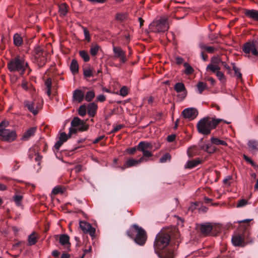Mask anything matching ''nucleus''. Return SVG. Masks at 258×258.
I'll return each instance as SVG.
<instances>
[{
  "label": "nucleus",
  "instance_id": "1",
  "mask_svg": "<svg viewBox=\"0 0 258 258\" xmlns=\"http://www.w3.org/2000/svg\"><path fill=\"white\" fill-rule=\"evenodd\" d=\"M28 63L25 60L19 56L12 59L8 63V68L11 72H18L20 74H24Z\"/></svg>",
  "mask_w": 258,
  "mask_h": 258
},
{
  "label": "nucleus",
  "instance_id": "2",
  "mask_svg": "<svg viewBox=\"0 0 258 258\" xmlns=\"http://www.w3.org/2000/svg\"><path fill=\"white\" fill-rule=\"evenodd\" d=\"M221 119H210L208 118H204L197 124V128L199 133L203 135H209L212 129L216 127Z\"/></svg>",
  "mask_w": 258,
  "mask_h": 258
},
{
  "label": "nucleus",
  "instance_id": "3",
  "mask_svg": "<svg viewBox=\"0 0 258 258\" xmlns=\"http://www.w3.org/2000/svg\"><path fill=\"white\" fill-rule=\"evenodd\" d=\"M135 233H136V236L134 238L135 242L140 245H144L147 239L145 231L137 225H134L127 232V234L128 236L133 238Z\"/></svg>",
  "mask_w": 258,
  "mask_h": 258
},
{
  "label": "nucleus",
  "instance_id": "4",
  "mask_svg": "<svg viewBox=\"0 0 258 258\" xmlns=\"http://www.w3.org/2000/svg\"><path fill=\"white\" fill-rule=\"evenodd\" d=\"M149 29L151 32L155 33L165 32L169 29L168 20L165 18L155 20L149 25Z\"/></svg>",
  "mask_w": 258,
  "mask_h": 258
},
{
  "label": "nucleus",
  "instance_id": "5",
  "mask_svg": "<svg viewBox=\"0 0 258 258\" xmlns=\"http://www.w3.org/2000/svg\"><path fill=\"white\" fill-rule=\"evenodd\" d=\"M170 237L168 234H164L163 233H158L156 237L154 246L155 249H163L165 248L169 244L170 241ZM156 253V250H155Z\"/></svg>",
  "mask_w": 258,
  "mask_h": 258
},
{
  "label": "nucleus",
  "instance_id": "6",
  "mask_svg": "<svg viewBox=\"0 0 258 258\" xmlns=\"http://www.w3.org/2000/svg\"><path fill=\"white\" fill-rule=\"evenodd\" d=\"M34 55L36 61L40 66H42L46 62L45 53H44L42 49L39 46H36L34 50Z\"/></svg>",
  "mask_w": 258,
  "mask_h": 258
},
{
  "label": "nucleus",
  "instance_id": "7",
  "mask_svg": "<svg viewBox=\"0 0 258 258\" xmlns=\"http://www.w3.org/2000/svg\"><path fill=\"white\" fill-rule=\"evenodd\" d=\"M242 50L245 54L251 53L254 56L258 55V49L255 42H247L242 46Z\"/></svg>",
  "mask_w": 258,
  "mask_h": 258
},
{
  "label": "nucleus",
  "instance_id": "8",
  "mask_svg": "<svg viewBox=\"0 0 258 258\" xmlns=\"http://www.w3.org/2000/svg\"><path fill=\"white\" fill-rule=\"evenodd\" d=\"M71 125L73 127L78 128L79 132H83L88 130V125L78 117H75L71 121Z\"/></svg>",
  "mask_w": 258,
  "mask_h": 258
},
{
  "label": "nucleus",
  "instance_id": "9",
  "mask_svg": "<svg viewBox=\"0 0 258 258\" xmlns=\"http://www.w3.org/2000/svg\"><path fill=\"white\" fill-rule=\"evenodd\" d=\"M112 50L114 54V57L119 58L120 63H124L126 61L125 52L120 47L113 46Z\"/></svg>",
  "mask_w": 258,
  "mask_h": 258
},
{
  "label": "nucleus",
  "instance_id": "10",
  "mask_svg": "<svg viewBox=\"0 0 258 258\" xmlns=\"http://www.w3.org/2000/svg\"><path fill=\"white\" fill-rule=\"evenodd\" d=\"M79 225L81 229L84 233H89L92 237L95 236V229L90 223L85 221H80Z\"/></svg>",
  "mask_w": 258,
  "mask_h": 258
},
{
  "label": "nucleus",
  "instance_id": "11",
  "mask_svg": "<svg viewBox=\"0 0 258 258\" xmlns=\"http://www.w3.org/2000/svg\"><path fill=\"white\" fill-rule=\"evenodd\" d=\"M182 114L185 118L192 120L197 116L198 112L195 108H187L182 111Z\"/></svg>",
  "mask_w": 258,
  "mask_h": 258
},
{
  "label": "nucleus",
  "instance_id": "12",
  "mask_svg": "<svg viewBox=\"0 0 258 258\" xmlns=\"http://www.w3.org/2000/svg\"><path fill=\"white\" fill-rule=\"evenodd\" d=\"M1 136H2L3 140L11 142L16 139L17 135L15 131L6 129L3 132Z\"/></svg>",
  "mask_w": 258,
  "mask_h": 258
},
{
  "label": "nucleus",
  "instance_id": "13",
  "mask_svg": "<svg viewBox=\"0 0 258 258\" xmlns=\"http://www.w3.org/2000/svg\"><path fill=\"white\" fill-rule=\"evenodd\" d=\"M24 105L25 107H26L34 115H36L38 113V108L34 101L25 100L24 101Z\"/></svg>",
  "mask_w": 258,
  "mask_h": 258
},
{
  "label": "nucleus",
  "instance_id": "14",
  "mask_svg": "<svg viewBox=\"0 0 258 258\" xmlns=\"http://www.w3.org/2000/svg\"><path fill=\"white\" fill-rule=\"evenodd\" d=\"M59 241L63 248L68 251L70 250L71 243L70 237L67 234H61L59 236Z\"/></svg>",
  "mask_w": 258,
  "mask_h": 258
},
{
  "label": "nucleus",
  "instance_id": "15",
  "mask_svg": "<svg viewBox=\"0 0 258 258\" xmlns=\"http://www.w3.org/2000/svg\"><path fill=\"white\" fill-rule=\"evenodd\" d=\"M212 225L208 222L201 224L200 227L201 232L204 235H208L212 231Z\"/></svg>",
  "mask_w": 258,
  "mask_h": 258
},
{
  "label": "nucleus",
  "instance_id": "16",
  "mask_svg": "<svg viewBox=\"0 0 258 258\" xmlns=\"http://www.w3.org/2000/svg\"><path fill=\"white\" fill-rule=\"evenodd\" d=\"M152 149L153 145L152 143L148 142H140L137 146V149L140 151L152 150Z\"/></svg>",
  "mask_w": 258,
  "mask_h": 258
},
{
  "label": "nucleus",
  "instance_id": "17",
  "mask_svg": "<svg viewBox=\"0 0 258 258\" xmlns=\"http://www.w3.org/2000/svg\"><path fill=\"white\" fill-rule=\"evenodd\" d=\"M245 15L254 21H258V11L254 9L245 10Z\"/></svg>",
  "mask_w": 258,
  "mask_h": 258
},
{
  "label": "nucleus",
  "instance_id": "18",
  "mask_svg": "<svg viewBox=\"0 0 258 258\" xmlns=\"http://www.w3.org/2000/svg\"><path fill=\"white\" fill-rule=\"evenodd\" d=\"M138 165L137 160L133 158H130L125 162L123 165L121 167V169L123 170L126 168H130L133 166H137Z\"/></svg>",
  "mask_w": 258,
  "mask_h": 258
},
{
  "label": "nucleus",
  "instance_id": "19",
  "mask_svg": "<svg viewBox=\"0 0 258 258\" xmlns=\"http://www.w3.org/2000/svg\"><path fill=\"white\" fill-rule=\"evenodd\" d=\"M73 99L79 102H81L84 98V94L82 90L76 89L74 91Z\"/></svg>",
  "mask_w": 258,
  "mask_h": 258
},
{
  "label": "nucleus",
  "instance_id": "20",
  "mask_svg": "<svg viewBox=\"0 0 258 258\" xmlns=\"http://www.w3.org/2000/svg\"><path fill=\"white\" fill-rule=\"evenodd\" d=\"M21 87L25 90L29 92L31 94H32V95H33L35 91V89L32 86V85L25 80L22 81Z\"/></svg>",
  "mask_w": 258,
  "mask_h": 258
},
{
  "label": "nucleus",
  "instance_id": "21",
  "mask_svg": "<svg viewBox=\"0 0 258 258\" xmlns=\"http://www.w3.org/2000/svg\"><path fill=\"white\" fill-rule=\"evenodd\" d=\"M36 130L35 127H32L28 129L23 135L22 137V140H28L31 137L34 135Z\"/></svg>",
  "mask_w": 258,
  "mask_h": 258
},
{
  "label": "nucleus",
  "instance_id": "22",
  "mask_svg": "<svg viewBox=\"0 0 258 258\" xmlns=\"http://www.w3.org/2000/svg\"><path fill=\"white\" fill-rule=\"evenodd\" d=\"M249 150L252 153L258 151V142L255 140H249L247 143Z\"/></svg>",
  "mask_w": 258,
  "mask_h": 258
},
{
  "label": "nucleus",
  "instance_id": "23",
  "mask_svg": "<svg viewBox=\"0 0 258 258\" xmlns=\"http://www.w3.org/2000/svg\"><path fill=\"white\" fill-rule=\"evenodd\" d=\"M231 241L233 244L235 246H241L243 242V239L239 235L233 236Z\"/></svg>",
  "mask_w": 258,
  "mask_h": 258
},
{
  "label": "nucleus",
  "instance_id": "24",
  "mask_svg": "<svg viewBox=\"0 0 258 258\" xmlns=\"http://www.w3.org/2000/svg\"><path fill=\"white\" fill-rule=\"evenodd\" d=\"M13 42L16 46L19 47L23 44V40L20 34L16 33L13 36Z\"/></svg>",
  "mask_w": 258,
  "mask_h": 258
},
{
  "label": "nucleus",
  "instance_id": "25",
  "mask_svg": "<svg viewBox=\"0 0 258 258\" xmlns=\"http://www.w3.org/2000/svg\"><path fill=\"white\" fill-rule=\"evenodd\" d=\"M97 109V105L94 102L89 104L88 106V113L90 116H94Z\"/></svg>",
  "mask_w": 258,
  "mask_h": 258
},
{
  "label": "nucleus",
  "instance_id": "26",
  "mask_svg": "<svg viewBox=\"0 0 258 258\" xmlns=\"http://www.w3.org/2000/svg\"><path fill=\"white\" fill-rule=\"evenodd\" d=\"M201 148L204 151L209 153H213L215 150L216 148L210 143H207L201 146Z\"/></svg>",
  "mask_w": 258,
  "mask_h": 258
},
{
  "label": "nucleus",
  "instance_id": "27",
  "mask_svg": "<svg viewBox=\"0 0 258 258\" xmlns=\"http://www.w3.org/2000/svg\"><path fill=\"white\" fill-rule=\"evenodd\" d=\"M200 163L201 161L199 160L188 161L184 166L185 168L191 169L196 167Z\"/></svg>",
  "mask_w": 258,
  "mask_h": 258
},
{
  "label": "nucleus",
  "instance_id": "28",
  "mask_svg": "<svg viewBox=\"0 0 258 258\" xmlns=\"http://www.w3.org/2000/svg\"><path fill=\"white\" fill-rule=\"evenodd\" d=\"M45 85L46 86V93L48 96L51 94V87H52V80L51 79L49 78L45 82Z\"/></svg>",
  "mask_w": 258,
  "mask_h": 258
},
{
  "label": "nucleus",
  "instance_id": "29",
  "mask_svg": "<svg viewBox=\"0 0 258 258\" xmlns=\"http://www.w3.org/2000/svg\"><path fill=\"white\" fill-rule=\"evenodd\" d=\"M78 63L76 59H73L70 64V70L73 74H77L78 72Z\"/></svg>",
  "mask_w": 258,
  "mask_h": 258
},
{
  "label": "nucleus",
  "instance_id": "30",
  "mask_svg": "<svg viewBox=\"0 0 258 258\" xmlns=\"http://www.w3.org/2000/svg\"><path fill=\"white\" fill-rule=\"evenodd\" d=\"M157 254L159 258H173L174 254L171 250H166L161 255L160 253L157 252Z\"/></svg>",
  "mask_w": 258,
  "mask_h": 258
},
{
  "label": "nucleus",
  "instance_id": "31",
  "mask_svg": "<svg viewBox=\"0 0 258 258\" xmlns=\"http://www.w3.org/2000/svg\"><path fill=\"white\" fill-rule=\"evenodd\" d=\"M211 142L212 144H215L216 145H222L224 146H226L227 145V143L219 139L218 138L215 137H212L211 138Z\"/></svg>",
  "mask_w": 258,
  "mask_h": 258
},
{
  "label": "nucleus",
  "instance_id": "32",
  "mask_svg": "<svg viewBox=\"0 0 258 258\" xmlns=\"http://www.w3.org/2000/svg\"><path fill=\"white\" fill-rule=\"evenodd\" d=\"M37 242V237L34 232H32L28 236V242L29 245L35 244Z\"/></svg>",
  "mask_w": 258,
  "mask_h": 258
},
{
  "label": "nucleus",
  "instance_id": "33",
  "mask_svg": "<svg viewBox=\"0 0 258 258\" xmlns=\"http://www.w3.org/2000/svg\"><path fill=\"white\" fill-rule=\"evenodd\" d=\"M207 71H210L212 73H216L217 71L220 70V67L218 65L209 63L206 68Z\"/></svg>",
  "mask_w": 258,
  "mask_h": 258
},
{
  "label": "nucleus",
  "instance_id": "34",
  "mask_svg": "<svg viewBox=\"0 0 258 258\" xmlns=\"http://www.w3.org/2000/svg\"><path fill=\"white\" fill-rule=\"evenodd\" d=\"M174 88L178 93L182 92L185 91L184 85L182 83L180 82L176 83L174 85Z\"/></svg>",
  "mask_w": 258,
  "mask_h": 258
},
{
  "label": "nucleus",
  "instance_id": "35",
  "mask_svg": "<svg viewBox=\"0 0 258 258\" xmlns=\"http://www.w3.org/2000/svg\"><path fill=\"white\" fill-rule=\"evenodd\" d=\"M95 96V94L94 91H89L86 93L85 96H84V98L87 101L90 102L93 100Z\"/></svg>",
  "mask_w": 258,
  "mask_h": 258
},
{
  "label": "nucleus",
  "instance_id": "36",
  "mask_svg": "<svg viewBox=\"0 0 258 258\" xmlns=\"http://www.w3.org/2000/svg\"><path fill=\"white\" fill-rule=\"evenodd\" d=\"M198 149L195 146L189 147L187 151V153L189 157H192L198 154Z\"/></svg>",
  "mask_w": 258,
  "mask_h": 258
},
{
  "label": "nucleus",
  "instance_id": "37",
  "mask_svg": "<svg viewBox=\"0 0 258 258\" xmlns=\"http://www.w3.org/2000/svg\"><path fill=\"white\" fill-rule=\"evenodd\" d=\"M68 12L67 7L65 4H62L59 6V13L60 15L64 16Z\"/></svg>",
  "mask_w": 258,
  "mask_h": 258
},
{
  "label": "nucleus",
  "instance_id": "38",
  "mask_svg": "<svg viewBox=\"0 0 258 258\" xmlns=\"http://www.w3.org/2000/svg\"><path fill=\"white\" fill-rule=\"evenodd\" d=\"M100 48V46L97 44L92 45L90 50L91 55L93 56H96V55L98 52Z\"/></svg>",
  "mask_w": 258,
  "mask_h": 258
},
{
  "label": "nucleus",
  "instance_id": "39",
  "mask_svg": "<svg viewBox=\"0 0 258 258\" xmlns=\"http://www.w3.org/2000/svg\"><path fill=\"white\" fill-rule=\"evenodd\" d=\"M216 75L221 83L223 84L225 83L226 79L224 74L222 72H221L220 70L217 71L216 73Z\"/></svg>",
  "mask_w": 258,
  "mask_h": 258
},
{
  "label": "nucleus",
  "instance_id": "40",
  "mask_svg": "<svg viewBox=\"0 0 258 258\" xmlns=\"http://www.w3.org/2000/svg\"><path fill=\"white\" fill-rule=\"evenodd\" d=\"M197 87L198 92L200 94H201L203 91L207 88L206 84L202 82H199L197 85Z\"/></svg>",
  "mask_w": 258,
  "mask_h": 258
},
{
  "label": "nucleus",
  "instance_id": "41",
  "mask_svg": "<svg viewBox=\"0 0 258 258\" xmlns=\"http://www.w3.org/2000/svg\"><path fill=\"white\" fill-rule=\"evenodd\" d=\"M184 67H185L184 73L186 75H190L194 72V69L187 62L184 63Z\"/></svg>",
  "mask_w": 258,
  "mask_h": 258
},
{
  "label": "nucleus",
  "instance_id": "42",
  "mask_svg": "<svg viewBox=\"0 0 258 258\" xmlns=\"http://www.w3.org/2000/svg\"><path fill=\"white\" fill-rule=\"evenodd\" d=\"M80 56L83 59L84 61L87 62L90 60V57L88 52L85 50H81L79 52Z\"/></svg>",
  "mask_w": 258,
  "mask_h": 258
},
{
  "label": "nucleus",
  "instance_id": "43",
  "mask_svg": "<svg viewBox=\"0 0 258 258\" xmlns=\"http://www.w3.org/2000/svg\"><path fill=\"white\" fill-rule=\"evenodd\" d=\"M22 198L23 197L19 195H16L13 197L14 200L17 206H20L21 205Z\"/></svg>",
  "mask_w": 258,
  "mask_h": 258
},
{
  "label": "nucleus",
  "instance_id": "44",
  "mask_svg": "<svg viewBox=\"0 0 258 258\" xmlns=\"http://www.w3.org/2000/svg\"><path fill=\"white\" fill-rule=\"evenodd\" d=\"M78 114L81 116H84L86 115V108L85 105H82L80 106L78 109Z\"/></svg>",
  "mask_w": 258,
  "mask_h": 258
},
{
  "label": "nucleus",
  "instance_id": "45",
  "mask_svg": "<svg viewBox=\"0 0 258 258\" xmlns=\"http://www.w3.org/2000/svg\"><path fill=\"white\" fill-rule=\"evenodd\" d=\"M233 69L234 71V74L237 77V79H241L242 78V74L240 72L239 69L237 68L234 64H233Z\"/></svg>",
  "mask_w": 258,
  "mask_h": 258
},
{
  "label": "nucleus",
  "instance_id": "46",
  "mask_svg": "<svg viewBox=\"0 0 258 258\" xmlns=\"http://www.w3.org/2000/svg\"><path fill=\"white\" fill-rule=\"evenodd\" d=\"M221 61V59L219 57L214 56V57H212L211 58L210 63L219 66V64L220 63Z\"/></svg>",
  "mask_w": 258,
  "mask_h": 258
},
{
  "label": "nucleus",
  "instance_id": "47",
  "mask_svg": "<svg viewBox=\"0 0 258 258\" xmlns=\"http://www.w3.org/2000/svg\"><path fill=\"white\" fill-rule=\"evenodd\" d=\"M82 28L83 29V31H84V34L85 36V39L87 40L88 42H89L91 40V38H90L89 31L85 27L82 26Z\"/></svg>",
  "mask_w": 258,
  "mask_h": 258
},
{
  "label": "nucleus",
  "instance_id": "48",
  "mask_svg": "<svg viewBox=\"0 0 258 258\" xmlns=\"http://www.w3.org/2000/svg\"><path fill=\"white\" fill-rule=\"evenodd\" d=\"M83 75L85 77L90 78L93 76L92 71L89 68L84 69L83 71Z\"/></svg>",
  "mask_w": 258,
  "mask_h": 258
},
{
  "label": "nucleus",
  "instance_id": "49",
  "mask_svg": "<svg viewBox=\"0 0 258 258\" xmlns=\"http://www.w3.org/2000/svg\"><path fill=\"white\" fill-rule=\"evenodd\" d=\"M170 155L168 153H166L161 157L160 159V162L161 163L166 162L167 161L170 160Z\"/></svg>",
  "mask_w": 258,
  "mask_h": 258
},
{
  "label": "nucleus",
  "instance_id": "50",
  "mask_svg": "<svg viewBox=\"0 0 258 258\" xmlns=\"http://www.w3.org/2000/svg\"><path fill=\"white\" fill-rule=\"evenodd\" d=\"M70 137L69 134L67 135L65 133H61L60 134L59 140L64 143L66 142Z\"/></svg>",
  "mask_w": 258,
  "mask_h": 258
},
{
  "label": "nucleus",
  "instance_id": "51",
  "mask_svg": "<svg viewBox=\"0 0 258 258\" xmlns=\"http://www.w3.org/2000/svg\"><path fill=\"white\" fill-rule=\"evenodd\" d=\"M243 158L246 162H248L253 167H257V165L250 158H249L248 157H247L245 155H243Z\"/></svg>",
  "mask_w": 258,
  "mask_h": 258
},
{
  "label": "nucleus",
  "instance_id": "52",
  "mask_svg": "<svg viewBox=\"0 0 258 258\" xmlns=\"http://www.w3.org/2000/svg\"><path fill=\"white\" fill-rule=\"evenodd\" d=\"M127 88L125 86H123L120 89L119 94L124 97L127 94Z\"/></svg>",
  "mask_w": 258,
  "mask_h": 258
},
{
  "label": "nucleus",
  "instance_id": "53",
  "mask_svg": "<svg viewBox=\"0 0 258 258\" xmlns=\"http://www.w3.org/2000/svg\"><path fill=\"white\" fill-rule=\"evenodd\" d=\"M150 150H144L143 151H141L143 153V156L146 158H148L149 157H150L151 156H152L153 154L152 153V152L149 151Z\"/></svg>",
  "mask_w": 258,
  "mask_h": 258
},
{
  "label": "nucleus",
  "instance_id": "54",
  "mask_svg": "<svg viewBox=\"0 0 258 258\" xmlns=\"http://www.w3.org/2000/svg\"><path fill=\"white\" fill-rule=\"evenodd\" d=\"M247 203V201L244 199H241L239 201L238 203L237 204V207H242L245 206Z\"/></svg>",
  "mask_w": 258,
  "mask_h": 258
},
{
  "label": "nucleus",
  "instance_id": "55",
  "mask_svg": "<svg viewBox=\"0 0 258 258\" xmlns=\"http://www.w3.org/2000/svg\"><path fill=\"white\" fill-rule=\"evenodd\" d=\"M78 131H79L78 128H77L76 127H73L71 126L69 128V137H71V135H72L73 134H76Z\"/></svg>",
  "mask_w": 258,
  "mask_h": 258
},
{
  "label": "nucleus",
  "instance_id": "56",
  "mask_svg": "<svg viewBox=\"0 0 258 258\" xmlns=\"http://www.w3.org/2000/svg\"><path fill=\"white\" fill-rule=\"evenodd\" d=\"M8 124V122L5 121H3L0 123V136L2 134L3 132L6 130L4 127H6Z\"/></svg>",
  "mask_w": 258,
  "mask_h": 258
},
{
  "label": "nucleus",
  "instance_id": "57",
  "mask_svg": "<svg viewBox=\"0 0 258 258\" xmlns=\"http://www.w3.org/2000/svg\"><path fill=\"white\" fill-rule=\"evenodd\" d=\"M52 192L54 195H56V194H58V193L62 192L61 188L60 187H58V186L55 187L52 189Z\"/></svg>",
  "mask_w": 258,
  "mask_h": 258
},
{
  "label": "nucleus",
  "instance_id": "58",
  "mask_svg": "<svg viewBox=\"0 0 258 258\" xmlns=\"http://www.w3.org/2000/svg\"><path fill=\"white\" fill-rule=\"evenodd\" d=\"M206 51L210 53H212L215 52V51L216 50V48L213 46H207L206 48Z\"/></svg>",
  "mask_w": 258,
  "mask_h": 258
},
{
  "label": "nucleus",
  "instance_id": "59",
  "mask_svg": "<svg viewBox=\"0 0 258 258\" xmlns=\"http://www.w3.org/2000/svg\"><path fill=\"white\" fill-rule=\"evenodd\" d=\"M116 19L118 20L122 21L125 18V15L123 14H117Z\"/></svg>",
  "mask_w": 258,
  "mask_h": 258
},
{
  "label": "nucleus",
  "instance_id": "60",
  "mask_svg": "<svg viewBox=\"0 0 258 258\" xmlns=\"http://www.w3.org/2000/svg\"><path fill=\"white\" fill-rule=\"evenodd\" d=\"M106 97L103 94H100L97 97V100L99 102H103L105 100Z\"/></svg>",
  "mask_w": 258,
  "mask_h": 258
},
{
  "label": "nucleus",
  "instance_id": "61",
  "mask_svg": "<svg viewBox=\"0 0 258 258\" xmlns=\"http://www.w3.org/2000/svg\"><path fill=\"white\" fill-rule=\"evenodd\" d=\"M137 149V148L135 147H133L132 148L127 149L126 150V151L128 154L133 155L135 153V152H136Z\"/></svg>",
  "mask_w": 258,
  "mask_h": 258
},
{
  "label": "nucleus",
  "instance_id": "62",
  "mask_svg": "<svg viewBox=\"0 0 258 258\" xmlns=\"http://www.w3.org/2000/svg\"><path fill=\"white\" fill-rule=\"evenodd\" d=\"M63 142L59 140L54 145L55 148L57 150H58L61 146L63 144Z\"/></svg>",
  "mask_w": 258,
  "mask_h": 258
},
{
  "label": "nucleus",
  "instance_id": "63",
  "mask_svg": "<svg viewBox=\"0 0 258 258\" xmlns=\"http://www.w3.org/2000/svg\"><path fill=\"white\" fill-rule=\"evenodd\" d=\"M149 160L148 158H146L144 156L141 157L139 160H137L138 165H139L140 163L143 162H147Z\"/></svg>",
  "mask_w": 258,
  "mask_h": 258
},
{
  "label": "nucleus",
  "instance_id": "64",
  "mask_svg": "<svg viewBox=\"0 0 258 258\" xmlns=\"http://www.w3.org/2000/svg\"><path fill=\"white\" fill-rule=\"evenodd\" d=\"M123 125L121 124L115 126L112 130V133H115L120 130L122 127Z\"/></svg>",
  "mask_w": 258,
  "mask_h": 258
}]
</instances>
